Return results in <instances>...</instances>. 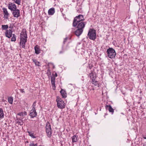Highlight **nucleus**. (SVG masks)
Returning <instances> with one entry per match:
<instances>
[{"label":"nucleus","instance_id":"obj_1","mask_svg":"<svg viewBox=\"0 0 146 146\" xmlns=\"http://www.w3.org/2000/svg\"><path fill=\"white\" fill-rule=\"evenodd\" d=\"M27 35L26 29L22 30L20 35V45L23 48H25V44L27 41Z\"/></svg>","mask_w":146,"mask_h":146},{"label":"nucleus","instance_id":"obj_2","mask_svg":"<svg viewBox=\"0 0 146 146\" xmlns=\"http://www.w3.org/2000/svg\"><path fill=\"white\" fill-rule=\"evenodd\" d=\"M84 20L83 16L82 15H80L75 17L74 19L73 23V26L76 27L77 26V23L81 22H83Z\"/></svg>","mask_w":146,"mask_h":146},{"label":"nucleus","instance_id":"obj_3","mask_svg":"<svg viewBox=\"0 0 146 146\" xmlns=\"http://www.w3.org/2000/svg\"><path fill=\"white\" fill-rule=\"evenodd\" d=\"M56 101L57 102V106L58 108L62 109L65 108L64 102L58 96L56 97Z\"/></svg>","mask_w":146,"mask_h":146},{"label":"nucleus","instance_id":"obj_4","mask_svg":"<svg viewBox=\"0 0 146 146\" xmlns=\"http://www.w3.org/2000/svg\"><path fill=\"white\" fill-rule=\"evenodd\" d=\"M46 131L48 137H50L52 135V131L50 124L49 122H47L46 124Z\"/></svg>","mask_w":146,"mask_h":146},{"label":"nucleus","instance_id":"obj_5","mask_svg":"<svg viewBox=\"0 0 146 146\" xmlns=\"http://www.w3.org/2000/svg\"><path fill=\"white\" fill-rule=\"evenodd\" d=\"M108 56L111 58H114L116 55V53L114 50L112 48H109L107 51Z\"/></svg>","mask_w":146,"mask_h":146},{"label":"nucleus","instance_id":"obj_6","mask_svg":"<svg viewBox=\"0 0 146 146\" xmlns=\"http://www.w3.org/2000/svg\"><path fill=\"white\" fill-rule=\"evenodd\" d=\"M88 35L90 39L94 40L96 38L95 31L93 29H90L88 33Z\"/></svg>","mask_w":146,"mask_h":146},{"label":"nucleus","instance_id":"obj_7","mask_svg":"<svg viewBox=\"0 0 146 146\" xmlns=\"http://www.w3.org/2000/svg\"><path fill=\"white\" fill-rule=\"evenodd\" d=\"M86 24V22H81L79 23H77V28L82 29L83 30L85 25Z\"/></svg>","mask_w":146,"mask_h":146},{"label":"nucleus","instance_id":"obj_8","mask_svg":"<svg viewBox=\"0 0 146 146\" xmlns=\"http://www.w3.org/2000/svg\"><path fill=\"white\" fill-rule=\"evenodd\" d=\"M3 13L4 14V18L5 19H8V17L9 15V14L8 13L7 9L5 8H3L2 9Z\"/></svg>","mask_w":146,"mask_h":146},{"label":"nucleus","instance_id":"obj_9","mask_svg":"<svg viewBox=\"0 0 146 146\" xmlns=\"http://www.w3.org/2000/svg\"><path fill=\"white\" fill-rule=\"evenodd\" d=\"M8 7L9 9L11 11H13L17 9H16L17 7L16 5L15 4L12 3H9L8 4Z\"/></svg>","mask_w":146,"mask_h":146},{"label":"nucleus","instance_id":"obj_10","mask_svg":"<svg viewBox=\"0 0 146 146\" xmlns=\"http://www.w3.org/2000/svg\"><path fill=\"white\" fill-rule=\"evenodd\" d=\"M13 11V15L15 17L18 18L20 16V11L17 9Z\"/></svg>","mask_w":146,"mask_h":146},{"label":"nucleus","instance_id":"obj_11","mask_svg":"<svg viewBox=\"0 0 146 146\" xmlns=\"http://www.w3.org/2000/svg\"><path fill=\"white\" fill-rule=\"evenodd\" d=\"M37 115V113L36 111V110H32L30 111L29 115L31 116V118H33L36 117Z\"/></svg>","mask_w":146,"mask_h":146},{"label":"nucleus","instance_id":"obj_12","mask_svg":"<svg viewBox=\"0 0 146 146\" xmlns=\"http://www.w3.org/2000/svg\"><path fill=\"white\" fill-rule=\"evenodd\" d=\"M12 32V30L11 29L7 30L5 33L6 37L9 38H11L13 35Z\"/></svg>","mask_w":146,"mask_h":146},{"label":"nucleus","instance_id":"obj_13","mask_svg":"<svg viewBox=\"0 0 146 146\" xmlns=\"http://www.w3.org/2000/svg\"><path fill=\"white\" fill-rule=\"evenodd\" d=\"M83 30L77 28V29L75 31V34L77 36H79L82 33Z\"/></svg>","mask_w":146,"mask_h":146},{"label":"nucleus","instance_id":"obj_14","mask_svg":"<svg viewBox=\"0 0 146 146\" xmlns=\"http://www.w3.org/2000/svg\"><path fill=\"white\" fill-rule=\"evenodd\" d=\"M89 76L90 78L92 80H95L96 77V74L95 72L92 71L90 73Z\"/></svg>","mask_w":146,"mask_h":146},{"label":"nucleus","instance_id":"obj_15","mask_svg":"<svg viewBox=\"0 0 146 146\" xmlns=\"http://www.w3.org/2000/svg\"><path fill=\"white\" fill-rule=\"evenodd\" d=\"M34 49L35 51V53L36 54H39L40 53L41 50L39 46L38 45H36L34 47Z\"/></svg>","mask_w":146,"mask_h":146},{"label":"nucleus","instance_id":"obj_16","mask_svg":"<svg viewBox=\"0 0 146 146\" xmlns=\"http://www.w3.org/2000/svg\"><path fill=\"white\" fill-rule=\"evenodd\" d=\"M106 109L107 110H108L110 112L113 113L114 112V110L112 108L111 106L109 105H107L106 106Z\"/></svg>","mask_w":146,"mask_h":146},{"label":"nucleus","instance_id":"obj_17","mask_svg":"<svg viewBox=\"0 0 146 146\" xmlns=\"http://www.w3.org/2000/svg\"><path fill=\"white\" fill-rule=\"evenodd\" d=\"M60 93H61L62 98H65L66 97V93L64 90L62 89H61V90L60 91Z\"/></svg>","mask_w":146,"mask_h":146},{"label":"nucleus","instance_id":"obj_18","mask_svg":"<svg viewBox=\"0 0 146 146\" xmlns=\"http://www.w3.org/2000/svg\"><path fill=\"white\" fill-rule=\"evenodd\" d=\"M55 12L54 9V8H51L48 11V14L49 15H53Z\"/></svg>","mask_w":146,"mask_h":146},{"label":"nucleus","instance_id":"obj_19","mask_svg":"<svg viewBox=\"0 0 146 146\" xmlns=\"http://www.w3.org/2000/svg\"><path fill=\"white\" fill-rule=\"evenodd\" d=\"M72 142L73 143L76 142L77 141V137L76 135L73 136L72 137Z\"/></svg>","mask_w":146,"mask_h":146},{"label":"nucleus","instance_id":"obj_20","mask_svg":"<svg viewBox=\"0 0 146 146\" xmlns=\"http://www.w3.org/2000/svg\"><path fill=\"white\" fill-rule=\"evenodd\" d=\"M4 115V113L2 109L0 108V118H3Z\"/></svg>","mask_w":146,"mask_h":146},{"label":"nucleus","instance_id":"obj_21","mask_svg":"<svg viewBox=\"0 0 146 146\" xmlns=\"http://www.w3.org/2000/svg\"><path fill=\"white\" fill-rule=\"evenodd\" d=\"M8 100L9 103L10 104H12L13 100V98L11 97H10L8 98Z\"/></svg>","mask_w":146,"mask_h":146},{"label":"nucleus","instance_id":"obj_22","mask_svg":"<svg viewBox=\"0 0 146 146\" xmlns=\"http://www.w3.org/2000/svg\"><path fill=\"white\" fill-rule=\"evenodd\" d=\"M55 79L54 77H52L51 79V82L52 86H54L55 85Z\"/></svg>","mask_w":146,"mask_h":146},{"label":"nucleus","instance_id":"obj_23","mask_svg":"<svg viewBox=\"0 0 146 146\" xmlns=\"http://www.w3.org/2000/svg\"><path fill=\"white\" fill-rule=\"evenodd\" d=\"M92 84L95 86L99 87V84L98 82L97 81H96L95 80H92Z\"/></svg>","mask_w":146,"mask_h":146},{"label":"nucleus","instance_id":"obj_24","mask_svg":"<svg viewBox=\"0 0 146 146\" xmlns=\"http://www.w3.org/2000/svg\"><path fill=\"white\" fill-rule=\"evenodd\" d=\"M33 62L35 63V64L37 66H39V62L33 59L32 60Z\"/></svg>","mask_w":146,"mask_h":146},{"label":"nucleus","instance_id":"obj_25","mask_svg":"<svg viewBox=\"0 0 146 146\" xmlns=\"http://www.w3.org/2000/svg\"><path fill=\"white\" fill-rule=\"evenodd\" d=\"M27 112L25 111H24L23 112L20 113L18 114V115L20 116H25L27 115Z\"/></svg>","mask_w":146,"mask_h":146},{"label":"nucleus","instance_id":"obj_26","mask_svg":"<svg viewBox=\"0 0 146 146\" xmlns=\"http://www.w3.org/2000/svg\"><path fill=\"white\" fill-rule=\"evenodd\" d=\"M8 28V26L7 25H2V28L3 30H6Z\"/></svg>","mask_w":146,"mask_h":146},{"label":"nucleus","instance_id":"obj_27","mask_svg":"<svg viewBox=\"0 0 146 146\" xmlns=\"http://www.w3.org/2000/svg\"><path fill=\"white\" fill-rule=\"evenodd\" d=\"M16 4H17L18 5H20L21 2V0H12Z\"/></svg>","mask_w":146,"mask_h":146},{"label":"nucleus","instance_id":"obj_28","mask_svg":"<svg viewBox=\"0 0 146 146\" xmlns=\"http://www.w3.org/2000/svg\"><path fill=\"white\" fill-rule=\"evenodd\" d=\"M16 40V36L14 34H13V37L11 38V41H15Z\"/></svg>","mask_w":146,"mask_h":146},{"label":"nucleus","instance_id":"obj_29","mask_svg":"<svg viewBox=\"0 0 146 146\" xmlns=\"http://www.w3.org/2000/svg\"><path fill=\"white\" fill-rule=\"evenodd\" d=\"M36 103V101H35L33 103V104L32 106V109L35 110Z\"/></svg>","mask_w":146,"mask_h":146},{"label":"nucleus","instance_id":"obj_30","mask_svg":"<svg viewBox=\"0 0 146 146\" xmlns=\"http://www.w3.org/2000/svg\"><path fill=\"white\" fill-rule=\"evenodd\" d=\"M28 133H29V135L32 138H35L36 137L34 136L33 134L31 133L29 131H28Z\"/></svg>","mask_w":146,"mask_h":146},{"label":"nucleus","instance_id":"obj_31","mask_svg":"<svg viewBox=\"0 0 146 146\" xmlns=\"http://www.w3.org/2000/svg\"><path fill=\"white\" fill-rule=\"evenodd\" d=\"M29 146H38V145L37 143L34 144V143H32L30 144Z\"/></svg>","mask_w":146,"mask_h":146},{"label":"nucleus","instance_id":"obj_32","mask_svg":"<svg viewBox=\"0 0 146 146\" xmlns=\"http://www.w3.org/2000/svg\"><path fill=\"white\" fill-rule=\"evenodd\" d=\"M17 123H18L19 125H22L23 124V122L22 121H17Z\"/></svg>","mask_w":146,"mask_h":146},{"label":"nucleus","instance_id":"obj_33","mask_svg":"<svg viewBox=\"0 0 146 146\" xmlns=\"http://www.w3.org/2000/svg\"><path fill=\"white\" fill-rule=\"evenodd\" d=\"M20 90L21 93H25V92L24 91V89H21Z\"/></svg>","mask_w":146,"mask_h":146},{"label":"nucleus","instance_id":"obj_34","mask_svg":"<svg viewBox=\"0 0 146 146\" xmlns=\"http://www.w3.org/2000/svg\"><path fill=\"white\" fill-rule=\"evenodd\" d=\"M67 38H65L64 40L63 41L64 44H65V42L67 41Z\"/></svg>","mask_w":146,"mask_h":146},{"label":"nucleus","instance_id":"obj_35","mask_svg":"<svg viewBox=\"0 0 146 146\" xmlns=\"http://www.w3.org/2000/svg\"><path fill=\"white\" fill-rule=\"evenodd\" d=\"M143 137L144 139H146V133L145 135H143Z\"/></svg>","mask_w":146,"mask_h":146},{"label":"nucleus","instance_id":"obj_36","mask_svg":"<svg viewBox=\"0 0 146 146\" xmlns=\"http://www.w3.org/2000/svg\"><path fill=\"white\" fill-rule=\"evenodd\" d=\"M64 51L63 50H62V51H60L59 52L60 54H61L64 52Z\"/></svg>","mask_w":146,"mask_h":146},{"label":"nucleus","instance_id":"obj_37","mask_svg":"<svg viewBox=\"0 0 146 146\" xmlns=\"http://www.w3.org/2000/svg\"><path fill=\"white\" fill-rule=\"evenodd\" d=\"M143 146H146V142L143 144Z\"/></svg>","mask_w":146,"mask_h":146},{"label":"nucleus","instance_id":"obj_38","mask_svg":"<svg viewBox=\"0 0 146 146\" xmlns=\"http://www.w3.org/2000/svg\"><path fill=\"white\" fill-rule=\"evenodd\" d=\"M55 77H57V74L56 73L55 74Z\"/></svg>","mask_w":146,"mask_h":146}]
</instances>
